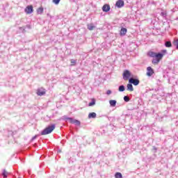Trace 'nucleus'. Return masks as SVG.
<instances>
[{"mask_svg":"<svg viewBox=\"0 0 178 178\" xmlns=\"http://www.w3.org/2000/svg\"><path fill=\"white\" fill-rule=\"evenodd\" d=\"M95 118H97V113L93 112V113H90L88 114L89 119H95Z\"/></svg>","mask_w":178,"mask_h":178,"instance_id":"f8f14e48","label":"nucleus"},{"mask_svg":"<svg viewBox=\"0 0 178 178\" xmlns=\"http://www.w3.org/2000/svg\"><path fill=\"white\" fill-rule=\"evenodd\" d=\"M59 2H60V0H53V3H55V5H59Z\"/></svg>","mask_w":178,"mask_h":178,"instance_id":"bb28decb","label":"nucleus"},{"mask_svg":"<svg viewBox=\"0 0 178 178\" xmlns=\"http://www.w3.org/2000/svg\"><path fill=\"white\" fill-rule=\"evenodd\" d=\"M26 27H28V29H31V26L30 25H26Z\"/></svg>","mask_w":178,"mask_h":178,"instance_id":"72a5a7b5","label":"nucleus"},{"mask_svg":"<svg viewBox=\"0 0 178 178\" xmlns=\"http://www.w3.org/2000/svg\"><path fill=\"white\" fill-rule=\"evenodd\" d=\"M154 73H155V72H154V69H152V67H147V76L148 77H151V76H152V74H154Z\"/></svg>","mask_w":178,"mask_h":178,"instance_id":"0eeeda50","label":"nucleus"},{"mask_svg":"<svg viewBox=\"0 0 178 178\" xmlns=\"http://www.w3.org/2000/svg\"><path fill=\"white\" fill-rule=\"evenodd\" d=\"M131 76V72L129 70H125L122 74V77L124 80H129Z\"/></svg>","mask_w":178,"mask_h":178,"instance_id":"7ed1b4c3","label":"nucleus"},{"mask_svg":"<svg viewBox=\"0 0 178 178\" xmlns=\"http://www.w3.org/2000/svg\"><path fill=\"white\" fill-rule=\"evenodd\" d=\"M129 83L133 84L134 86H138L140 84V79L137 78H130L129 79Z\"/></svg>","mask_w":178,"mask_h":178,"instance_id":"20e7f679","label":"nucleus"},{"mask_svg":"<svg viewBox=\"0 0 178 178\" xmlns=\"http://www.w3.org/2000/svg\"><path fill=\"white\" fill-rule=\"evenodd\" d=\"M124 90H126V88L123 85L120 86L118 88V91H120V92H123Z\"/></svg>","mask_w":178,"mask_h":178,"instance_id":"aec40b11","label":"nucleus"},{"mask_svg":"<svg viewBox=\"0 0 178 178\" xmlns=\"http://www.w3.org/2000/svg\"><path fill=\"white\" fill-rule=\"evenodd\" d=\"M127 33V29L126 28H122L120 31V35H126V33Z\"/></svg>","mask_w":178,"mask_h":178,"instance_id":"ddd939ff","label":"nucleus"},{"mask_svg":"<svg viewBox=\"0 0 178 178\" xmlns=\"http://www.w3.org/2000/svg\"><path fill=\"white\" fill-rule=\"evenodd\" d=\"M156 53H155L154 51H149L147 53V56H150V58H155Z\"/></svg>","mask_w":178,"mask_h":178,"instance_id":"dca6fc26","label":"nucleus"},{"mask_svg":"<svg viewBox=\"0 0 178 178\" xmlns=\"http://www.w3.org/2000/svg\"><path fill=\"white\" fill-rule=\"evenodd\" d=\"M37 95L39 97H42V95H45L46 91L43 88H38L36 92Z\"/></svg>","mask_w":178,"mask_h":178,"instance_id":"39448f33","label":"nucleus"},{"mask_svg":"<svg viewBox=\"0 0 178 178\" xmlns=\"http://www.w3.org/2000/svg\"><path fill=\"white\" fill-rule=\"evenodd\" d=\"M96 100L95 98L92 99V101L88 104V106H94L95 105Z\"/></svg>","mask_w":178,"mask_h":178,"instance_id":"412c9836","label":"nucleus"},{"mask_svg":"<svg viewBox=\"0 0 178 178\" xmlns=\"http://www.w3.org/2000/svg\"><path fill=\"white\" fill-rule=\"evenodd\" d=\"M34 147H37V143H35V144H34Z\"/></svg>","mask_w":178,"mask_h":178,"instance_id":"f704fd0d","label":"nucleus"},{"mask_svg":"<svg viewBox=\"0 0 178 178\" xmlns=\"http://www.w3.org/2000/svg\"><path fill=\"white\" fill-rule=\"evenodd\" d=\"M43 13H44V8L40 7V8L37 9L38 15H42Z\"/></svg>","mask_w":178,"mask_h":178,"instance_id":"2eb2a0df","label":"nucleus"},{"mask_svg":"<svg viewBox=\"0 0 178 178\" xmlns=\"http://www.w3.org/2000/svg\"><path fill=\"white\" fill-rule=\"evenodd\" d=\"M118 103V102L116 100H110L109 101V104H110V106H116V104Z\"/></svg>","mask_w":178,"mask_h":178,"instance_id":"4468645a","label":"nucleus"},{"mask_svg":"<svg viewBox=\"0 0 178 178\" xmlns=\"http://www.w3.org/2000/svg\"><path fill=\"white\" fill-rule=\"evenodd\" d=\"M115 178H123V175L120 172H116L115 175Z\"/></svg>","mask_w":178,"mask_h":178,"instance_id":"4be33fe9","label":"nucleus"},{"mask_svg":"<svg viewBox=\"0 0 178 178\" xmlns=\"http://www.w3.org/2000/svg\"><path fill=\"white\" fill-rule=\"evenodd\" d=\"M159 60H161L163 58V53H156L155 57Z\"/></svg>","mask_w":178,"mask_h":178,"instance_id":"9b49d317","label":"nucleus"},{"mask_svg":"<svg viewBox=\"0 0 178 178\" xmlns=\"http://www.w3.org/2000/svg\"><path fill=\"white\" fill-rule=\"evenodd\" d=\"M173 45H175V47H176V49H178V39L173 42Z\"/></svg>","mask_w":178,"mask_h":178,"instance_id":"5701e85b","label":"nucleus"},{"mask_svg":"<svg viewBox=\"0 0 178 178\" xmlns=\"http://www.w3.org/2000/svg\"><path fill=\"white\" fill-rule=\"evenodd\" d=\"M124 102H129V101H130V97H129V96H124Z\"/></svg>","mask_w":178,"mask_h":178,"instance_id":"b1692460","label":"nucleus"},{"mask_svg":"<svg viewBox=\"0 0 178 178\" xmlns=\"http://www.w3.org/2000/svg\"><path fill=\"white\" fill-rule=\"evenodd\" d=\"M127 91H134V88H133V83H129L127 85Z\"/></svg>","mask_w":178,"mask_h":178,"instance_id":"9d476101","label":"nucleus"},{"mask_svg":"<svg viewBox=\"0 0 178 178\" xmlns=\"http://www.w3.org/2000/svg\"><path fill=\"white\" fill-rule=\"evenodd\" d=\"M63 120H70V122L72 124H76V126H80L81 124V122L79 120H74L73 118H69L66 115H64L63 117Z\"/></svg>","mask_w":178,"mask_h":178,"instance_id":"f03ea898","label":"nucleus"},{"mask_svg":"<svg viewBox=\"0 0 178 178\" xmlns=\"http://www.w3.org/2000/svg\"><path fill=\"white\" fill-rule=\"evenodd\" d=\"M159 62H161V60H158V58H153L152 60V63H153V65H158Z\"/></svg>","mask_w":178,"mask_h":178,"instance_id":"a211bd4d","label":"nucleus"},{"mask_svg":"<svg viewBox=\"0 0 178 178\" xmlns=\"http://www.w3.org/2000/svg\"><path fill=\"white\" fill-rule=\"evenodd\" d=\"M88 30H94L95 29V26H94V24H88Z\"/></svg>","mask_w":178,"mask_h":178,"instance_id":"f3484780","label":"nucleus"},{"mask_svg":"<svg viewBox=\"0 0 178 178\" xmlns=\"http://www.w3.org/2000/svg\"><path fill=\"white\" fill-rule=\"evenodd\" d=\"M37 137H38V135H35V136H33V137L31 138V141H34V140H35V138H37Z\"/></svg>","mask_w":178,"mask_h":178,"instance_id":"7c9ffc66","label":"nucleus"},{"mask_svg":"<svg viewBox=\"0 0 178 178\" xmlns=\"http://www.w3.org/2000/svg\"><path fill=\"white\" fill-rule=\"evenodd\" d=\"M2 175H3V176L4 178L8 177V175H6V170H3Z\"/></svg>","mask_w":178,"mask_h":178,"instance_id":"a878e982","label":"nucleus"},{"mask_svg":"<svg viewBox=\"0 0 178 178\" xmlns=\"http://www.w3.org/2000/svg\"><path fill=\"white\" fill-rule=\"evenodd\" d=\"M25 12L27 15H31V13H33V12H34L33 6L31 5V6H26V8H25Z\"/></svg>","mask_w":178,"mask_h":178,"instance_id":"423d86ee","label":"nucleus"},{"mask_svg":"<svg viewBox=\"0 0 178 178\" xmlns=\"http://www.w3.org/2000/svg\"><path fill=\"white\" fill-rule=\"evenodd\" d=\"M153 149H154V151H156L158 149L156 148V147L154 146Z\"/></svg>","mask_w":178,"mask_h":178,"instance_id":"473e14b6","label":"nucleus"},{"mask_svg":"<svg viewBox=\"0 0 178 178\" xmlns=\"http://www.w3.org/2000/svg\"><path fill=\"white\" fill-rule=\"evenodd\" d=\"M103 12L108 13L111 10V6L109 4H104L102 7Z\"/></svg>","mask_w":178,"mask_h":178,"instance_id":"1a4fd4ad","label":"nucleus"},{"mask_svg":"<svg viewBox=\"0 0 178 178\" xmlns=\"http://www.w3.org/2000/svg\"><path fill=\"white\" fill-rule=\"evenodd\" d=\"M19 29L22 31V33H24L26 31V27H19Z\"/></svg>","mask_w":178,"mask_h":178,"instance_id":"cd10ccee","label":"nucleus"},{"mask_svg":"<svg viewBox=\"0 0 178 178\" xmlns=\"http://www.w3.org/2000/svg\"><path fill=\"white\" fill-rule=\"evenodd\" d=\"M76 60L74 59H71V63H72V66H76Z\"/></svg>","mask_w":178,"mask_h":178,"instance_id":"393cba45","label":"nucleus"},{"mask_svg":"<svg viewBox=\"0 0 178 178\" xmlns=\"http://www.w3.org/2000/svg\"><path fill=\"white\" fill-rule=\"evenodd\" d=\"M167 51L166 49L161 50V54H166Z\"/></svg>","mask_w":178,"mask_h":178,"instance_id":"2f4dec72","label":"nucleus"},{"mask_svg":"<svg viewBox=\"0 0 178 178\" xmlns=\"http://www.w3.org/2000/svg\"><path fill=\"white\" fill-rule=\"evenodd\" d=\"M115 6L119 8H123V6H124V1L123 0L117 1V2L115 3Z\"/></svg>","mask_w":178,"mask_h":178,"instance_id":"6e6552de","label":"nucleus"},{"mask_svg":"<svg viewBox=\"0 0 178 178\" xmlns=\"http://www.w3.org/2000/svg\"><path fill=\"white\" fill-rule=\"evenodd\" d=\"M161 16H163V17H166L167 14H166V13H165V12H161Z\"/></svg>","mask_w":178,"mask_h":178,"instance_id":"c85d7f7f","label":"nucleus"},{"mask_svg":"<svg viewBox=\"0 0 178 178\" xmlns=\"http://www.w3.org/2000/svg\"><path fill=\"white\" fill-rule=\"evenodd\" d=\"M56 125L53 124L51 125H49L46 129L41 131V136H47V134H51V132L53 130H55Z\"/></svg>","mask_w":178,"mask_h":178,"instance_id":"f257e3e1","label":"nucleus"},{"mask_svg":"<svg viewBox=\"0 0 178 178\" xmlns=\"http://www.w3.org/2000/svg\"><path fill=\"white\" fill-rule=\"evenodd\" d=\"M165 47H166L167 48H171V47H172V42L166 41L165 42Z\"/></svg>","mask_w":178,"mask_h":178,"instance_id":"6ab92c4d","label":"nucleus"},{"mask_svg":"<svg viewBox=\"0 0 178 178\" xmlns=\"http://www.w3.org/2000/svg\"><path fill=\"white\" fill-rule=\"evenodd\" d=\"M106 94H107V95L112 94V90H107Z\"/></svg>","mask_w":178,"mask_h":178,"instance_id":"c756f323","label":"nucleus"}]
</instances>
